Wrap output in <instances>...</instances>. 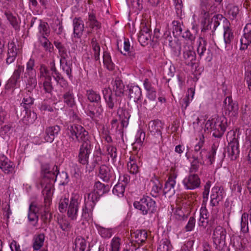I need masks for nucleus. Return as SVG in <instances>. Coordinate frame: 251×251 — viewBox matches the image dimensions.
<instances>
[{"mask_svg": "<svg viewBox=\"0 0 251 251\" xmlns=\"http://www.w3.org/2000/svg\"><path fill=\"white\" fill-rule=\"evenodd\" d=\"M188 95L182 99L180 101L182 108L184 109H186L189 104V94H192L191 98L192 99L195 94V90L193 88H191L188 89Z\"/></svg>", "mask_w": 251, "mask_h": 251, "instance_id": "obj_50", "label": "nucleus"}, {"mask_svg": "<svg viewBox=\"0 0 251 251\" xmlns=\"http://www.w3.org/2000/svg\"><path fill=\"white\" fill-rule=\"evenodd\" d=\"M88 20L90 23L89 26L92 28L96 27L97 29H100L101 27L100 23L97 21L95 14L93 13H89Z\"/></svg>", "mask_w": 251, "mask_h": 251, "instance_id": "obj_48", "label": "nucleus"}, {"mask_svg": "<svg viewBox=\"0 0 251 251\" xmlns=\"http://www.w3.org/2000/svg\"><path fill=\"white\" fill-rule=\"evenodd\" d=\"M84 127L79 125H73L68 127V134L69 137L74 140H77L83 130Z\"/></svg>", "mask_w": 251, "mask_h": 251, "instance_id": "obj_28", "label": "nucleus"}, {"mask_svg": "<svg viewBox=\"0 0 251 251\" xmlns=\"http://www.w3.org/2000/svg\"><path fill=\"white\" fill-rule=\"evenodd\" d=\"M62 100L68 107L72 108L75 105V99L72 87H68L65 89L62 95Z\"/></svg>", "mask_w": 251, "mask_h": 251, "instance_id": "obj_14", "label": "nucleus"}, {"mask_svg": "<svg viewBox=\"0 0 251 251\" xmlns=\"http://www.w3.org/2000/svg\"><path fill=\"white\" fill-rule=\"evenodd\" d=\"M60 131V127L57 125L47 127L45 130V140L47 142H52L55 137L58 134Z\"/></svg>", "mask_w": 251, "mask_h": 251, "instance_id": "obj_20", "label": "nucleus"}, {"mask_svg": "<svg viewBox=\"0 0 251 251\" xmlns=\"http://www.w3.org/2000/svg\"><path fill=\"white\" fill-rule=\"evenodd\" d=\"M225 115L231 118H236L238 114V104L230 97H226L224 101Z\"/></svg>", "mask_w": 251, "mask_h": 251, "instance_id": "obj_7", "label": "nucleus"}, {"mask_svg": "<svg viewBox=\"0 0 251 251\" xmlns=\"http://www.w3.org/2000/svg\"><path fill=\"white\" fill-rule=\"evenodd\" d=\"M91 151V146L80 147L78 154V161L82 165H88V158Z\"/></svg>", "mask_w": 251, "mask_h": 251, "instance_id": "obj_26", "label": "nucleus"}, {"mask_svg": "<svg viewBox=\"0 0 251 251\" xmlns=\"http://www.w3.org/2000/svg\"><path fill=\"white\" fill-rule=\"evenodd\" d=\"M106 148L108 154L110 155L113 162L115 161L117 156L116 148L114 146L107 145H106Z\"/></svg>", "mask_w": 251, "mask_h": 251, "instance_id": "obj_56", "label": "nucleus"}, {"mask_svg": "<svg viewBox=\"0 0 251 251\" xmlns=\"http://www.w3.org/2000/svg\"><path fill=\"white\" fill-rule=\"evenodd\" d=\"M43 87L46 93L51 94L52 90L53 87L51 84V76H47L46 77V79L45 80L43 83Z\"/></svg>", "mask_w": 251, "mask_h": 251, "instance_id": "obj_55", "label": "nucleus"}, {"mask_svg": "<svg viewBox=\"0 0 251 251\" xmlns=\"http://www.w3.org/2000/svg\"><path fill=\"white\" fill-rule=\"evenodd\" d=\"M172 24L173 25V34H176V36H180L182 31L181 24L177 21H174Z\"/></svg>", "mask_w": 251, "mask_h": 251, "instance_id": "obj_59", "label": "nucleus"}, {"mask_svg": "<svg viewBox=\"0 0 251 251\" xmlns=\"http://www.w3.org/2000/svg\"><path fill=\"white\" fill-rule=\"evenodd\" d=\"M127 169L130 173L132 174H136L138 172L139 167L134 157H130L129 158V161L127 163Z\"/></svg>", "mask_w": 251, "mask_h": 251, "instance_id": "obj_43", "label": "nucleus"}, {"mask_svg": "<svg viewBox=\"0 0 251 251\" xmlns=\"http://www.w3.org/2000/svg\"><path fill=\"white\" fill-rule=\"evenodd\" d=\"M227 126V120L225 116L217 117L208 120L205 124V127L207 129H211L213 136L218 138L223 136Z\"/></svg>", "mask_w": 251, "mask_h": 251, "instance_id": "obj_3", "label": "nucleus"}, {"mask_svg": "<svg viewBox=\"0 0 251 251\" xmlns=\"http://www.w3.org/2000/svg\"><path fill=\"white\" fill-rule=\"evenodd\" d=\"M133 205L143 215H146L148 213L152 214L156 210L155 201L149 196L144 197L139 201H135Z\"/></svg>", "mask_w": 251, "mask_h": 251, "instance_id": "obj_5", "label": "nucleus"}, {"mask_svg": "<svg viewBox=\"0 0 251 251\" xmlns=\"http://www.w3.org/2000/svg\"><path fill=\"white\" fill-rule=\"evenodd\" d=\"M95 206L94 204H89L88 201L85 202L84 206L82 209L81 224L85 225L86 222H88L92 217V211Z\"/></svg>", "mask_w": 251, "mask_h": 251, "instance_id": "obj_21", "label": "nucleus"}, {"mask_svg": "<svg viewBox=\"0 0 251 251\" xmlns=\"http://www.w3.org/2000/svg\"><path fill=\"white\" fill-rule=\"evenodd\" d=\"M43 177L41 180L42 194L44 196V205H37L35 203L32 202L29 207L28 219L32 223L34 226H37L39 217L38 213L44 207L43 212H41V219L44 224L49 223L52 218L50 213V205L51 202V196L54 190V183L56 180L59 174L58 167L54 165L51 170L46 168L44 169Z\"/></svg>", "mask_w": 251, "mask_h": 251, "instance_id": "obj_1", "label": "nucleus"}, {"mask_svg": "<svg viewBox=\"0 0 251 251\" xmlns=\"http://www.w3.org/2000/svg\"><path fill=\"white\" fill-rule=\"evenodd\" d=\"M34 66V60L33 58H30L26 63V72L24 74L25 77H27V75H36Z\"/></svg>", "mask_w": 251, "mask_h": 251, "instance_id": "obj_39", "label": "nucleus"}, {"mask_svg": "<svg viewBox=\"0 0 251 251\" xmlns=\"http://www.w3.org/2000/svg\"><path fill=\"white\" fill-rule=\"evenodd\" d=\"M74 35V37L80 38L84 30L83 21L80 18H75L73 19Z\"/></svg>", "mask_w": 251, "mask_h": 251, "instance_id": "obj_23", "label": "nucleus"}, {"mask_svg": "<svg viewBox=\"0 0 251 251\" xmlns=\"http://www.w3.org/2000/svg\"><path fill=\"white\" fill-rule=\"evenodd\" d=\"M103 63L109 70H113L114 69L115 65L111 60L110 54L107 52H103Z\"/></svg>", "mask_w": 251, "mask_h": 251, "instance_id": "obj_45", "label": "nucleus"}, {"mask_svg": "<svg viewBox=\"0 0 251 251\" xmlns=\"http://www.w3.org/2000/svg\"><path fill=\"white\" fill-rule=\"evenodd\" d=\"M220 188L216 186L214 187L212 189V194L211 195V199H217L218 201H221L222 199L221 192H219Z\"/></svg>", "mask_w": 251, "mask_h": 251, "instance_id": "obj_62", "label": "nucleus"}, {"mask_svg": "<svg viewBox=\"0 0 251 251\" xmlns=\"http://www.w3.org/2000/svg\"><path fill=\"white\" fill-rule=\"evenodd\" d=\"M240 49L245 50L251 43V23L247 24L244 29V34L240 39Z\"/></svg>", "mask_w": 251, "mask_h": 251, "instance_id": "obj_17", "label": "nucleus"}, {"mask_svg": "<svg viewBox=\"0 0 251 251\" xmlns=\"http://www.w3.org/2000/svg\"><path fill=\"white\" fill-rule=\"evenodd\" d=\"M38 30L42 36H48L50 34V28L47 23L43 22L41 20H38Z\"/></svg>", "mask_w": 251, "mask_h": 251, "instance_id": "obj_36", "label": "nucleus"}, {"mask_svg": "<svg viewBox=\"0 0 251 251\" xmlns=\"http://www.w3.org/2000/svg\"><path fill=\"white\" fill-rule=\"evenodd\" d=\"M212 7L210 0H201V11H211Z\"/></svg>", "mask_w": 251, "mask_h": 251, "instance_id": "obj_64", "label": "nucleus"}, {"mask_svg": "<svg viewBox=\"0 0 251 251\" xmlns=\"http://www.w3.org/2000/svg\"><path fill=\"white\" fill-rule=\"evenodd\" d=\"M151 32V30L146 25H143L138 35V41L142 46H145L148 44V41L152 40Z\"/></svg>", "mask_w": 251, "mask_h": 251, "instance_id": "obj_19", "label": "nucleus"}, {"mask_svg": "<svg viewBox=\"0 0 251 251\" xmlns=\"http://www.w3.org/2000/svg\"><path fill=\"white\" fill-rule=\"evenodd\" d=\"M99 234L103 238H110L112 236V232L110 229L104 228L100 226L96 225Z\"/></svg>", "mask_w": 251, "mask_h": 251, "instance_id": "obj_52", "label": "nucleus"}, {"mask_svg": "<svg viewBox=\"0 0 251 251\" xmlns=\"http://www.w3.org/2000/svg\"><path fill=\"white\" fill-rule=\"evenodd\" d=\"M120 238L117 237H114L111 241V251H119L120 246Z\"/></svg>", "mask_w": 251, "mask_h": 251, "instance_id": "obj_63", "label": "nucleus"}, {"mask_svg": "<svg viewBox=\"0 0 251 251\" xmlns=\"http://www.w3.org/2000/svg\"><path fill=\"white\" fill-rule=\"evenodd\" d=\"M77 141L81 143L80 147L91 146L88 132L84 128Z\"/></svg>", "mask_w": 251, "mask_h": 251, "instance_id": "obj_33", "label": "nucleus"}, {"mask_svg": "<svg viewBox=\"0 0 251 251\" xmlns=\"http://www.w3.org/2000/svg\"><path fill=\"white\" fill-rule=\"evenodd\" d=\"M148 129L153 136L152 141L154 144L159 143L162 140L161 130L163 129V124L159 120L151 121L149 123Z\"/></svg>", "mask_w": 251, "mask_h": 251, "instance_id": "obj_6", "label": "nucleus"}, {"mask_svg": "<svg viewBox=\"0 0 251 251\" xmlns=\"http://www.w3.org/2000/svg\"><path fill=\"white\" fill-rule=\"evenodd\" d=\"M224 41L217 42V48L220 49H229L232 47L231 43L234 40V35L229 25L224 26Z\"/></svg>", "mask_w": 251, "mask_h": 251, "instance_id": "obj_8", "label": "nucleus"}, {"mask_svg": "<svg viewBox=\"0 0 251 251\" xmlns=\"http://www.w3.org/2000/svg\"><path fill=\"white\" fill-rule=\"evenodd\" d=\"M226 229L221 226H217L214 229L212 239L215 245L226 243Z\"/></svg>", "mask_w": 251, "mask_h": 251, "instance_id": "obj_11", "label": "nucleus"}, {"mask_svg": "<svg viewBox=\"0 0 251 251\" xmlns=\"http://www.w3.org/2000/svg\"><path fill=\"white\" fill-rule=\"evenodd\" d=\"M183 58L184 63L188 66H193L196 59V55L193 47L186 45L183 48Z\"/></svg>", "mask_w": 251, "mask_h": 251, "instance_id": "obj_10", "label": "nucleus"}, {"mask_svg": "<svg viewBox=\"0 0 251 251\" xmlns=\"http://www.w3.org/2000/svg\"><path fill=\"white\" fill-rule=\"evenodd\" d=\"M5 15L12 26L15 29H19V25L16 17L14 16L12 13L9 12H5Z\"/></svg>", "mask_w": 251, "mask_h": 251, "instance_id": "obj_53", "label": "nucleus"}, {"mask_svg": "<svg viewBox=\"0 0 251 251\" xmlns=\"http://www.w3.org/2000/svg\"><path fill=\"white\" fill-rule=\"evenodd\" d=\"M114 171L110 166L101 165L99 170V176L104 182H108L114 177Z\"/></svg>", "mask_w": 251, "mask_h": 251, "instance_id": "obj_15", "label": "nucleus"}, {"mask_svg": "<svg viewBox=\"0 0 251 251\" xmlns=\"http://www.w3.org/2000/svg\"><path fill=\"white\" fill-rule=\"evenodd\" d=\"M79 202L75 197L70 201L67 209V215L71 220H76L78 214Z\"/></svg>", "mask_w": 251, "mask_h": 251, "instance_id": "obj_12", "label": "nucleus"}, {"mask_svg": "<svg viewBox=\"0 0 251 251\" xmlns=\"http://www.w3.org/2000/svg\"><path fill=\"white\" fill-rule=\"evenodd\" d=\"M183 183L187 189L193 190L200 187L201 180L196 174H190L183 180Z\"/></svg>", "mask_w": 251, "mask_h": 251, "instance_id": "obj_13", "label": "nucleus"}, {"mask_svg": "<svg viewBox=\"0 0 251 251\" xmlns=\"http://www.w3.org/2000/svg\"><path fill=\"white\" fill-rule=\"evenodd\" d=\"M45 235L44 233H40L34 237V243L33 247L34 250H39L44 244Z\"/></svg>", "mask_w": 251, "mask_h": 251, "instance_id": "obj_37", "label": "nucleus"}, {"mask_svg": "<svg viewBox=\"0 0 251 251\" xmlns=\"http://www.w3.org/2000/svg\"><path fill=\"white\" fill-rule=\"evenodd\" d=\"M133 234L138 244L144 243L147 238V232L145 230H137Z\"/></svg>", "mask_w": 251, "mask_h": 251, "instance_id": "obj_40", "label": "nucleus"}, {"mask_svg": "<svg viewBox=\"0 0 251 251\" xmlns=\"http://www.w3.org/2000/svg\"><path fill=\"white\" fill-rule=\"evenodd\" d=\"M237 131V129L236 131L230 130L227 132L226 135V139L228 142L227 147V155L232 160H236L239 156L240 152L238 141L239 134H236ZM238 133H239V130H238Z\"/></svg>", "mask_w": 251, "mask_h": 251, "instance_id": "obj_4", "label": "nucleus"}, {"mask_svg": "<svg viewBox=\"0 0 251 251\" xmlns=\"http://www.w3.org/2000/svg\"><path fill=\"white\" fill-rule=\"evenodd\" d=\"M69 202L70 201L68 199L64 198L60 199L58 206L59 210L60 212L63 213L67 210Z\"/></svg>", "mask_w": 251, "mask_h": 251, "instance_id": "obj_58", "label": "nucleus"}, {"mask_svg": "<svg viewBox=\"0 0 251 251\" xmlns=\"http://www.w3.org/2000/svg\"><path fill=\"white\" fill-rule=\"evenodd\" d=\"M36 75H27V79L26 82V88L28 91L31 92L37 86Z\"/></svg>", "mask_w": 251, "mask_h": 251, "instance_id": "obj_38", "label": "nucleus"}, {"mask_svg": "<svg viewBox=\"0 0 251 251\" xmlns=\"http://www.w3.org/2000/svg\"><path fill=\"white\" fill-rule=\"evenodd\" d=\"M58 224L59 227L65 232H68L72 228L70 221L65 218H62L58 220Z\"/></svg>", "mask_w": 251, "mask_h": 251, "instance_id": "obj_42", "label": "nucleus"}, {"mask_svg": "<svg viewBox=\"0 0 251 251\" xmlns=\"http://www.w3.org/2000/svg\"><path fill=\"white\" fill-rule=\"evenodd\" d=\"M41 45L44 48L46 51L51 52L53 48L52 44L45 36H42L39 39Z\"/></svg>", "mask_w": 251, "mask_h": 251, "instance_id": "obj_51", "label": "nucleus"}, {"mask_svg": "<svg viewBox=\"0 0 251 251\" xmlns=\"http://www.w3.org/2000/svg\"><path fill=\"white\" fill-rule=\"evenodd\" d=\"M86 96L88 100L91 102H95L97 104H100L101 97L100 94L93 90H88L86 91Z\"/></svg>", "mask_w": 251, "mask_h": 251, "instance_id": "obj_31", "label": "nucleus"}, {"mask_svg": "<svg viewBox=\"0 0 251 251\" xmlns=\"http://www.w3.org/2000/svg\"><path fill=\"white\" fill-rule=\"evenodd\" d=\"M87 195L88 200L92 202V203H90V204H94V206L95 205L96 202L98 201L101 197L100 195H98V194L94 190L91 191L89 193H88Z\"/></svg>", "mask_w": 251, "mask_h": 251, "instance_id": "obj_57", "label": "nucleus"}, {"mask_svg": "<svg viewBox=\"0 0 251 251\" xmlns=\"http://www.w3.org/2000/svg\"><path fill=\"white\" fill-rule=\"evenodd\" d=\"M211 19L213 22L212 24L214 23V29H216V28L220 25V21H223L225 24L224 26H227L230 25L229 21L221 14H218L214 16Z\"/></svg>", "mask_w": 251, "mask_h": 251, "instance_id": "obj_34", "label": "nucleus"}, {"mask_svg": "<svg viewBox=\"0 0 251 251\" xmlns=\"http://www.w3.org/2000/svg\"><path fill=\"white\" fill-rule=\"evenodd\" d=\"M162 71L164 78L169 81L174 75L175 68L171 63H166L162 66Z\"/></svg>", "mask_w": 251, "mask_h": 251, "instance_id": "obj_30", "label": "nucleus"}, {"mask_svg": "<svg viewBox=\"0 0 251 251\" xmlns=\"http://www.w3.org/2000/svg\"><path fill=\"white\" fill-rule=\"evenodd\" d=\"M102 93L107 107L110 109H118L117 113L120 118L121 126L123 128L126 127L130 115L128 111L124 108L126 99L123 97L113 93L111 90L107 88H104Z\"/></svg>", "mask_w": 251, "mask_h": 251, "instance_id": "obj_2", "label": "nucleus"}, {"mask_svg": "<svg viewBox=\"0 0 251 251\" xmlns=\"http://www.w3.org/2000/svg\"><path fill=\"white\" fill-rule=\"evenodd\" d=\"M125 190V185L118 183L115 185L113 189V193L118 197H123L124 196Z\"/></svg>", "mask_w": 251, "mask_h": 251, "instance_id": "obj_54", "label": "nucleus"}, {"mask_svg": "<svg viewBox=\"0 0 251 251\" xmlns=\"http://www.w3.org/2000/svg\"><path fill=\"white\" fill-rule=\"evenodd\" d=\"M112 93L119 96H124L125 86L120 77H116L114 81L112 82Z\"/></svg>", "mask_w": 251, "mask_h": 251, "instance_id": "obj_22", "label": "nucleus"}, {"mask_svg": "<svg viewBox=\"0 0 251 251\" xmlns=\"http://www.w3.org/2000/svg\"><path fill=\"white\" fill-rule=\"evenodd\" d=\"M142 92L141 89L138 86H131L129 89V97L134 102H138L141 99Z\"/></svg>", "mask_w": 251, "mask_h": 251, "instance_id": "obj_29", "label": "nucleus"}, {"mask_svg": "<svg viewBox=\"0 0 251 251\" xmlns=\"http://www.w3.org/2000/svg\"><path fill=\"white\" fill-rule=\"evenodd\" d=\"M145 138V133L142 131L138 132L135 142L132 144L133 149L134 150L140 149L142 143Z\"/></svg>", "mask_w": 251, "mask_h": 251, "instance_id": "obj_41", "label": "nucleus"}, {"mask_svg": "<svg viewBox=\"0 0 251 251\" xmlns=\"http://www.w3.org/2000/svg\"><path fill=\"white\" fill-rule=\"evenodd\" d=\"M75 248L79 249V251H85L86 246V240L82 237L79 236L76 237L74 242Z\"/></svg>", "mask_w": 251, "mask_h": 251, "instance_id": "obj_44", "label": "nucleus"}, {"mask_svg": "<svg viewBox=\"0 0 251 251\" xmlns=\"http://www.w3.org/2000/svg\"><path fill=\"white\" fill-rule=\"evenodd\" d=\"M102 112L103 109L101 104H97V106H96L93 104H89L88 105L86 113L93 120L100 117Z\"/></svg>", "mask_w": 251, "mask_h": 251, "instance_id": "obj_25", "label": "nucleus"}, {"mask_svg": "<svg viewBox=\"0 0 251 251\" xmlns=\"http://www.w3.org/2000/svg\"><path fill=\"white\" fill-rule=\"evenodd\" d=\"M161 184L159 182H158L157 183L153 182L151 192V196L154 197H156L158 196L159 192L161 191Z\"/></svg>", "mask_w": 251, "mask_h": 251, "instance_id": "obj_61", "label": "nucleus"}, {"mask_svg": "<svg viewBox=\"0 0 251 251\" xmlns=\"http://www.w3.org/2000/svg\"><path fill=\"white\" fill-rule=\"evenodd\" d=\"M91 45L94 52L95 59L98 60L100 58V46L95 37L92 39Z\"/></svg>", "mask_w": 251, "mask_h": 251, "instance_id": "obj_46", "label": "nucleus"}, {"mask_svg": "<svg viewBox=\"0 0 251 251\" xmlns=\"http://www.w3.org/2000/svg\"><path fill=\"white\" fill-rule=\"evenodd\" d=\"M130 45L129 41L128 40H125L124 43V50L125 52H124L122 50H120V51L124 55H126V53L127 52L129 56L133 58H135V53L132 51H130Z\"/></svg>", "mask_w": 251, "mask_h": 251, "instance_id": "obj_60", "label": "nucleus"}, {"mask_svg": "<svg viewBox=\"0 0 251 251\" xmlns=\"http://www.w3.org/2000/svg\"><path fill=\"white\" fill-rule=\"evenodd\" d=\"M207 152L206 150H202L201 151L193 152L192 154V158H195L199 161L200 165L204 164V157H207Z\"/></svg>", "mask_w": 251, "mask_h": 251, "instance_id": "obj_47", "label": "nucleus"}, {"mask_svg": "<svg viewBox=\"0 0 251 251\" xmlns=\"http://www.w3.org/2000/svg\"><path fill=\"white\" fill-rule=\"evenodd\" d=\"M13 163L4 155L0 154V168L6 174L13 170Z\"/></svg>", "mask_w": 251, "mask_h": 251, "instance_id": "obj_24", "label": "nucleus"}, {"mask_svg": "<svg viewBox=\"0 0 251 251\" xmlns=\"http://www.w3.org/2000/svg\"><path fill=\"white\" fill-rule=\"evenodd\" d=\"M60 67L62 70L65 72L69 78L72 77V64L69 62L60 63Z\"/></svg>", "mask_w": 251, "mask_h": 251, "instance_id": "obj_49", "label": "nucleus"}, {"mask_svg": "<svg viewBox=\"0 0 251 251\" xmlns=\"http://www.w3.org/2000/svg\"><path fill=\"white\" fill-rule=\"evenodd\" d=\"M94 187V190L100 196L107 193L110 188L108 185H105L99 181L95 182Z\"/></svg>", "mask_w": 251, "mask_h": 251, "instance_id": "obj_32", "label": "nucleus"}, {"mask_svg": "<svg viewBox=\"0 0 251 251\" xmlns=\"http://www.w3.org/2000/svg\"><path fill=\"white\" fill-rule=\"evenodd\" d=\"M250 216L247 213H244L241 216L240 226L241 231L246 233L249 232V220Z\"/></svg>", "mask_w": 251, "mask_h": 251, "instance_id": "obj_35", "label": "nucleus"}, {"mask_svg": "<svg viewBox=\"0 0 251 251\" xmlns=\"http://www.w3.org/2000/svg\"><path fill=\"white\" fill-rule=\"evenodd\" d=\"M197 52L200 58L207 61H210L212 58V52L209 47H207V42L202 39L200 42L197 48Z\"/></svg>", "mask_w": 251, "mask_h": 251, "instance_id": "obj_9", "label": "nucleus"}, {"mask_svg": "<svg viewBox=\"0 0 251 251\" xmlns=\"http://www.w3.org/2000/svg\"><path fill=\"white\" fill-rule=\"evenodd\" d=\"M176 176H170L165 183L163 189V194L166 197L170 198L175 193L174 186L176 184Z\"/></svg>", "mask_w": 251, "mask_h": 251, "instance_id": "obj_18", "label": "nucleus"}, {"mask_svg": "<svg viewBox=\"0 0 251 251\" xmlns=\"http://www.w3.org/2000/svg\"><path fill=\"white\" fill-rule=\"evenodd\" d=\"M17 48L13 41L8 44L7 57L6 60L7 64H10L15 60L17 55Z\"/></svg>", "mask_w": 251, "mask_h": 251, "instance_id": "obj_27", "label": "nucleus"}, {"mask_svg": "<svg viewBox=\"0 0 251 251\" xmlns=\"http://www.w3.org/2000/svg\"><path fill=\"white\" fill-rule=\"evenodd\" d=\"M24 66L21 65L17 66V69L15 70L12 75L5 85V88L6 89H10L15 87L18 79H20L21 74L24 72Z\"/></svg>", "mask_w": 251, "mask_h": 251, "instance_id": "obj_16", "label": "nucleus"}]
</instances>
